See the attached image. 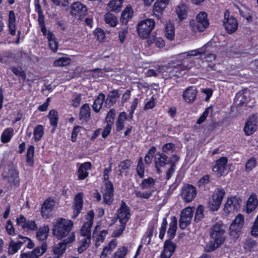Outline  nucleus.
<instances>
[{"instance_id": "obj_11", "label": "nucleus", "mask_w": 258, "mask_h": 258, "mask_svg": "<svg viewBox=\"0 0 258 258\" xmlns=\"http://www.w3.org/2000/svg\"><path fill=\"white\" fill-rule=\"evenodd\" d=\"M104 189L102 191L103 202L105 205H111L113 201L114 188L112 182L110 181L105 182Z\"/></svg>"}, {"instance_id": "obj_48", "label": "nucleus", "mask_w": 258, "mask_h": 258, "mask_svg": "<svg viewBox=\"0 0 258 258\" xmlns=\"http://www.w3.org/2000/svg\"><path fill=\"white\" fill-rule=\"evenodd\" d=\"M71 61L68 57H61L54 61L53 65L55 67H64L69 65Z\"/></svg>"}, {"instance_id": "obj_21", "label": "nucleus", "mask_w": 258, "mask_h": 258, "mask_svg": "<svg viewBox=\"0 0 258 258\" xmlns=\"http://www.w3.org/2000/svg\"><path fill=\"white\" fill-rule=\"evenodd\" d=\"M92 164L90 162H85L81 164L78 171V179L83 180L89 176L88 171L91 169Z\"/></svg>"}, {"instance_id": "obj_33", "label": "nucleus", "mask_w": 258, "mask_h": 258, "mask_svg": "<svg viewBox=\"0 0 258 258\" xmlns=\"http://www.w3.org/2000/svg\"><path fill=\"white\" fill-rule=\"evenodd\" d=\"M133 15V10L132 7H126L121 13L120 21L122 24L126 25L129 19L132 18Z\"/></svg>"}, {"instance_id": "obj_1", "label": "nucleus", "mask_w": 258, "mask_h": 258, "mask_svg": "<svg viewBox=\"0 0 258 258\" xmlns=\"http://www.w3.org/2000/svg\"><path fill=\"white\" fill-rule=\"evenodd\" d=\"M226 229V226L221 222H218L212 226L211 236L213 241H211L207 246L208 251L214 250L224 242Z\"/></svg>"}, {"instance_id": "obj_45", "label": "nucleus", "mask_w": 258, "mask_h": 258, "mask_svg": "<svg viewBox=\"0 0 258 258\" xmlns=\"http://www.w3.org/2000/svg\"><path fill=\"white\" fill-rule=\"evenodd\" d=\"M24 244V242L18 240L16 242L14 243L11 241L9 244V253L10 254H14L16 253Z\"/></svg>"}, {"instance_id": "obj_38", "label": "nucleus", "mask_w": 258, "mask_h": 258, "mask_svg": "<svg viewBox=\"0 0 258 258\" xmlns=\"http://www.w3.org/2000/svg\"><path fill=\"white\" fill-rule=\"evenodd\" d=\"M145 165L143 162L142 157H140L138 160L136 171L140 178H143L145 176Z\"/></svg>"}, {"instance_id": "obj_59", "label": "nucleus", "mask_w": 258, "mask_h": 258, "mask_svg": "<svg viewBox=\"0 0 258 258\" xmlns=\"http://www.w3.org/2000/svg\"><path fill=\"white\" fill-rule=\"evenodd\" d=\"M154 163L157 172L160 173L161 169V153L160 152L156 154L154 158Z\"/></svg>"}, {"instance_id": "obj_3", "label": "nucleus", "mask_w": 258, "mask_h": 258, "mask_svg": "<svg viewBox=\"0 0 258 258\" xmlns=\"http://www.w3.org/2000/svg\"><path fill=\"white\" fill-rule=\"evenodd\" d=\"M209 25L208 15L205 12H200L196 16V20L190 22V26L195 31L203 32Z\"/></svg>"}, {"instance_id": "obj_16", "label": "nucleus", "mask_w": 258, "mask_h": 258, "mask_svg": "<svg viewBox=\"0 0 258 258\" xmlns=\"http://www.w3.org/2000/svg\"><path fill=\"white\" fill-rule=\"evenodd\" d=\"M183 200L186 203L191 202L197 195V190L195 186L187 184L183 187L181 193Z\"/></svg>"}, {"instance_id": "obj_31", "label": "nucleus", "mask_w": 258, "mask_h": 258, "mask_svg": "<svg viewBox=\"0 0 258 258\" xmlns=\"http://www.w3.org/2000/svg\"><path fill=\"white\" fill-rule=\"evenodd\" d=\"M105 99V95L101 93L94 100L92 105V108L94 112L98 113L100 111L102 107L103 103H104Z\"/></svg>"}, {"instance_id": "obj_4", "label": "nucleus", "mask_w": 258, "mask_h": 258, "mask_svg": "<svg viewBox=\"0 0 258 258\" xmlns=\"http://www.w3.org/2000/svg\"><path fill=\"white\" fill-rule=\"evenodd\" d=\"M155 25V22L152 19H146L142 20L138 23L137 27L139 36L143 39L148 38Z\"/></svg>"}, {"instance_id": "obj_9", "label": "nucleus", "mask_w": 258, "mask_h": 258, "mask_svg": "<svg viewBox=\"0 0 258 258\" xmlns=\"http://www.w3.org/2000/svg\"><path fill=\"white\" fill-rule=\"evenodd\" d=\"M16 224L17 225L21 226L22 229L26 231H34L38 229L36 222L34 220L27 219V218L22 214H20L16 218Z\"/></svg>"}, {"instance_id": "obj_37", "label": "nucleus", "mask_w": 258, "mask_h": 258, "mask_svg": "<svg viewBox=\"0 0 258 258\" xmlns=\"http://www.w3.org/2000/svg\"><path fill=\"white\" fill-rule=\"evenodd\" d=\"M126 119H127V117L126 112L124 111L120 112L115 123L116 131L117 132H120L124 128V121Z\"/></svg>"}, {"instance_id": "obj_15", "label": "nucleus", "mask_w": 258, "mask_h": 258, "mask_svg": "<svg viewBox=\"0 0 258 258\" xmlns=\"http://www.w3.org/2000/svg\"><path fill=\"white\" fill-rule=\"evenodd\" d=\"M47 248V243L43 242L41 246H37L31 251L21 253L20 257L21 258H39L46 252Z\"/></svg>"}, {"instance_id": "obj_57", "label": "nucleus", "mask_w": 258, "mask_h": 258, "mask_svg": "<svg viewBox=\"0 0 258 258\" xmlns=\"http://www.w3.org/2000/svg\"><path fill=\"white\" fill-rule=\"evenodd\" d=\"M204 206L202 205L198 206L195 213V220L196 221H201L204 217Z\"/></svg>"}, {"instance_id": "obj_26", "label": "nucleus", "mask_w": 258, "mask_h": 258, "mask_svg": "<svg viewBox=\"0 0 258 258\" xmlns=\"http://www.w3.org/2000/svg\"><path fill=\"white\" fill-rule=\"evenodd\" d=\"M91 116V108L89 104L85 103L80 107L79 113V119L80 120L88 121Z\"/></svg>"}, {"instance_id": "obj_49", "label": "nucleus", "mask_w": 258, "mask_h": 258, "mask_svg": "<svg viewBox=\"0 0 258 258\" xmlns=\"http://www.w3.org/2000/svg\"><path fill=\"white\" fill-rule=\"evenodd\" d=\"M153 13L158 19L161 18V0H157L154 3Z\"/></svg>"}, {"instance_id": "obj_43", "label": "nucleus", "mask_w": 258, "mask_h": 258, "mask_svg": "<svg viewBox=\"0 0 258 258\" xmlns=\"http://www.w3.org/2000/svg\"><path fill=\"white\" fill-rule=\"evenodd\" d=\"M165 35L169 40H173L175 36V30L173 24L169 22L165 26Z\"/></svg>"}, {"instance_id": "obj_34", "label": "nucleus", "mask_w": 258, "mask_h": 258, "mask_svg": "<svg viewBox=\"0 0 258 258\" xmlns=\"http://www.w3.org/2000/svg\"><path fill=\"white\" fill-rule=\"evenodd\" d=\"M209 44H207L201 48L184 52L181 54V55L182 57H185L188 56H195L199 54H202L207 52V48Z\"/></svg>"}, {"instance_id": "obj_55", "label": "nucleus", "mask_w": 258, "mask_h": 258, "mask_svg": "<svg viewBox=\"0 0 258 258\" xmlns=\"http://www.w3.org/2000/svg\"><path fill=\"white\" fill-rule=\"evenodd\" d=\"M155 184V179L153 177H150L148 178L143 179L140 186L142 189H146L150 187L151 186H153Z\"/></svg>"}, {"instance_id": "obj_39", "label": "nucleus", "mask_w": 258, "mask_h": 258, "mask_svg": "<svg viewBox=\"0 0 258 258\" xmlns=\"http://www.w3.org/2000/svg\"><path fill=\"white\" fill-rule=\"evenodd\" d=\"M132 164L133 162L130 159H125L121 161L118 165L119 168V175H121L123 173H127Z\"/></svg>"}, {"instance_id": "obj_41", "label": "nucleus", "mask_w": 258, "mask_h": 258, "mask_svg": "<svg viewBox=\"0 0 258 258\" xmlns=\"http://www.w3.org/2000/svg\"><path fill=\"white\" fill-rule=\"evenodd\" d=\"M116 246V243L113 240H111L106 246H105L100 255V258H106L108 254H110L113 249Z\"/></svg>"}, {"instance_id": "obj_12", "label": "nucleus", "mask_w": 258, "mask_h": 258, "mask_svg": "<svg viewBox=\"0 0 258 258\" xmlns=\"http://www.w3.org/2000/svg\"><path fill=\"white\" fill-rule=\"evenodd\" d=\"M71 14L74 17H78V19L82 20L87 14V7L80 2L74 3L71 7Z\"/></svg>"}, {"instance_id": "obj_52", "label": "nucleus", "mask_w": 258, "mask_h": 258, "mask_svg": "<svg viewBox=\"0 0 258 258\" xmlns=\"http://www.w3.org/2000/svg\"><path fill=\"white\" fill-rule=\"evenodd\" d=\"M127 252V248L126 246H123L119 247L115 251L111 258H124Z\"/></svg>"}, {"instance_id": "obj_13", "label": "nucleus", "mask_w": 258, "mask_h": 258, "mask_svg": "<svg viewBox=\"0 0 258 258\" xmlns=\"http://www.w3.org/2000/svg\"><path fill=\"white\" fill-rule=\"evenodd\" d=\"M131 209L123 201H121L120 207L116 211L117 217L120 223H127L130 219Z\"/></svg>"}, {"instance_id": "obj_35", "label": "nucleus", "mask_w": 258, "mask_h": 258, "mask_svg": "<svg viewBox=\"0 0 258 258\" xmlns=\"http://www.w3.org/2000/svg\"><path fill=\"white\" fill-rule=\"evenodd\" d=\"M10 70L19 78V82L24 83L26 79V74L21 67H12Z\"/></svg>"}, {"instance_id": "obj_64", "label": "nucleus", "mask_w": 258, "mask_h": 258, "mask_svg": "<svg viewBox=\"0 0 258 258\" xmlns=\"http://www.w3.org/2000/svg\"><path fill=\"white\" fill-rule=\"evenodd\" d=\"M95 214L94 211L91 210L89 211L86 216L85 219L86 220L84 223H87L88 225H93L94 219Z\"/></svg>"}, {"instance_id": "obj_20", "label": "nucleus", "mask_w": 258, "mask_h": 258, "mask_svg": "<svg viewBox=\"0 0 258 258\" xmlns=\"http://www.w3.org/2000/svg\"><path fill=\"white\" fill-rule=\"evenodd\" d=\"M227 162V158L225 157H222L216 161L213 171L217 176H221L224 174Z\"/></svg>"}, {"instance_id": "obj_29", "label": "nucleus", "mask_w": 258, "mask_h": 258, "mask_svg": "<svg viewBox=\"0 0 258 258\" xmlns=\"http://www.w3.org/2000/svg\"><path fill=\"white\" fill-rule=\"evenodd\" d=\"M49 231V228L48 225H44L42 227H40L39 229H37L36 232V237L38 240L46 242L47 238L48 236V233Z\"/></svg>"}, {"instance_id": "obj_63", "label": "nucleus", "mask_w": 258, "mask_h": 258, "mask_svg": "<svg viewBox=\"0 0 258 258\" xmlns=\"http://www.w3.org/2000/svg\"><path fill=\"white\" fill-rule=\"evenodd\" d=\"M7 233L11 236L15 235V229L13 226L12 222L11 220H8L5 226Z\"/></svg>"}, {"instance_id": "obj_14", "label": "nucleus", "mask_w": 258, "mask_h": 258, "mask_svg": "<svg viewBox=\"0 0 258 258\" xmlns=\"http://www.w3.org/2000/svg\"><path fill=\"white\" fill-rule=\"evenodd\" d=\"M75 240V233L72 232L68 237L64 239L62 241L59 242L57 245L53 247V252L54 254L58 256L61 255L65 252L67 245L73 242Z\"/></svg>"}, {"instance_id": "obj_46", "label": "nucleus", "mask_w": 258, "mask_h": 258, "mask_svg": "<svg viewBox=\"0 0 258 258\" xmlns=\"http://www.w3.org/2000/svg\"><path fill=\"white\" fill-rule=\"evenodd\" d=\"M104 21L106 24L113 27L116 26L118 23L117 18L110 13H107L105 15Z\"/></svg>"}, {"instance_id": "obj_30", "label": "nucleus", "mask_w": 258, "mask_h": 258, "mask_svg": "<svg viewBox=\"0 0 258 258\" xmlns=\"http://www.w3.org/2000/svg\"><path fill=\"white\" fill-rule=\"evenodd\" d=\"M47 38L48 39L49 48L53 52H56L58 50V42L54 34L52 32L48 31Z\"/></svg>"}, {"instance_id": "obj_42", "label": "nucleus", "mask_w": 258, "mask_h": 258, "mask_svg": "<svg viewBox=\"0 0 258 258\" xmlns=\"http://www.w3.org/2000/svg\"><path fill=\"white\" fill-rule=\"evenodd\" d=\"M237 8L239 10L240 15L245 19L247 22H251L252 21L251 11L249 9L243 5L239 7H237Z\"/></svg>"}, {"instance_id": "obj_18", "label": "nucleus", "mask_w": 258, "mask_h": 258, "mask_svg": "<svg viewBox=\"0 0 258 258\" xmlns=\"http://www.w3.org/2000/svg\"><path fill=\"white\" fill-rule=\"evenodd\" d=\"M83 196V192H79L76 195L74 198V204L73 205L74 211L73 218L77 217L83 209L84 204Z\"/></svg>"}, {"instance_id": "obj_22", "label": "nucleus", "mask_w": 258, "mask_h": 258, "mask_svg": "<svg viewBox=\"0 0 258 258\" xmlns=\"http://www.w3.org/2000/svg\"><path fill=\"white\" fill-rule=\"evenodd\" d=\"M258 205V200L256 195L252 194L248 198L243 211L247 214H249L253 211Z\"/></svg>"}, {"instance_id": "obj_56", "label": "nucleus", "mask_w": 258, "mask_h": 258, "mask_svg": "<svg viewBox=\"0 0 258 258\" xmlns=\"http://www.w3.org/2000/svg\"><path fill=\"white\" fill-rule=\"evenodd\" d=\"M81 100V94L77 93H74L71 101L72 106L74 107H79L80 105Z\"/></svg>"}, {"instance_id": "obj_8", "label": "nucleus", "mask_w": 258, "mask_h": 258, "mask_svg": "<svg viewBox=\"0 0 258 258\" xmlns=\"http://www.w3.org/2000/svg\"><path fill=\"white\" fill-rule=\"evenodd\" d=\"M244 224V217L238 214L233 220L229 227V234L234 238H237Z\"/></svg>"}, {"instance_id": "obj_28", "label": "nucleus", "mask_w": 258, "mask_h": 258, "mask_svg": "<svg viewBox=\"0 0 258 258\" xmlns=\"http://www.w3.org/2000/svg\"><path fill=\"white\" fill-rule=\"evenodd\" d=\"M176 248L175 244L170 240L165 241L164 245V251L162 252V258H170Z\"/></svg>"}, {"instance_id": "obj_44", "label": "nucleus", "mask_w": 258, "mask_h": 258, "mask_svg": "<svg viewBox=\"0 0 258 258\" xmlns=\"http://www.w3.org/2000/svg\"><path fill=\"white\" fill-rule=\"evenodd\" d=\"M177 229V219L175 217H172L169 228L168 230V235L170 238H173L176 231Z\"/></svg>"}, {"instance_id": "obj_58", "label": "nucleus", "mask_w": 258, "mask_h": 258, "mask_svg": "<svg viewBox=\"0 0 258 258\" xmlns=\"http://www.w3.org/2000/svg\"><path fill=\"white\" fill-rule=\"evenodd\" d=\"M115 116V110L114 109H110L108 112L105 118L106 123L113 125Z\"/></svg>"}, {"instance_id": "obj_60", "label": "nucleus", "mask_w": 258, "mask_h": 258, "mask_svg": "<svg viewBox=\"0 0 258 258\" xmlns=\"http://www.w3.org/2000/svg\"><path fill=\"white\" fill-rule=\"evenodd\" d=\"M256 165V159L254 158L249 159L245 164V169L247 172L251 171Z\"/></svg>"}, {"instance_id": "obj_36", "label": "nucleus", "mask_w": 258, "mask_h": 258, "mask_svg": "<svg viewBox=\"0 0 258 258\" xmlns=\"http://www.w3.org/2000/svg\"><path fill=\"white\" fill-rule=\"evenodd\" d=\"M188 8L185 4H181L177 6L175 12L178 19L181 21L187 17Z\"/></svg>"}, {"instance_id": "obj_27", "label": "nucleus", "mask_w": 258, "mask_h": 258, "mask_svg": "<svg viewBox=\"0 0 258 258\" xmlns=\"http://www.w3.org/2000/svg\"><path fill=\"white\" fill-rule=\"evenodd\" d=\"M47 117L49 119V123L52 126L51 133H53L55 131L58 124V112L54 109L50 110L47 115Z\"/></svg>"}, {"instance_id": "obj_40", "label": "nucleus", "mask_w": 258, "mask_h": 258, "mask_svg": "<svg viewBox=\"0 0 258 258\" xmlns=\"http://www.w3.org/2000/svg\"><path fill=\"white\" fill-rule=\"evenodd\" d=\"M44 134L43 126L38 124L35 126L33 131V140L35 142H39Z\"/></svg>"}, {"instance_id": "obj_47", "label": "nucleus", "mask_w": 258, "mask_h": 258, "mask_svg": "<svg viewBox=\"0 0 258 258\" xmlns=\"http://www.w3.org/2000/svg\"><path fill=\"white\" fill-rule=\"evenodd\" d=\"M123 0H112L108 4L111 11L118 12L122 7Z\"/></svg>"}, {"instance_id": "obj_53", "label": "nucleus", "mask_w": 258, "mask_h": 258, "mask_svg": "<svg viewBox=\"0 0 258 258\" xmlns=\"http://www.w3.org/2000/svg\"><path fill=\"white\" fill-rule=\"evenodd\" d=\"M154 229L153 226L149 228L142 238V241L144 240V242H146L147 245H149L151 243V238L153 235Z\"/></svg>"}, {"instance_id": "obj_32", "label": "nucleus", "mask_w": 258, "mask_h": 258, "mask_svg": "<svg viewBox=\"0 0 258 258\" xmlns=\"http://www.w3.org/2000/svg\"><path fill=\"white\" fill-rule=\"evenodd\" d=\"M14 129L11 127L5 128L1 136V141L3 144H6L10 142L14 135Z\"/></svg>"}, {"instance_id": "obj_5", "label": "nucleus", "mask_w": 258, "mask_h": 258, "mask_svg": "<svg viewBox=\"0 0 258 258\" xmlns=\"http://www.w3.org/2000/svg\"><path fill=\"white\" fill-rule=\"evenodd\" d=\"M225 195L223 189H216L209 198L208 203V208L212 211H217L222 203L223 199Z\"/></svg>"}, {"instance_id": "obj_2", "label": "nucleus", "mask_w": 258, "mask_h": 258, "mask_svg": "<svg viewBox=\"0 0 258 258\" xmlns=\"http://www.w3.org/2000/svg\"><path fill=\"white\" fill-rule=\"evenodd\" d=\"M74 223L71 220L59 218L53 225L52 234L58 239H61L71 232Z\"/></svg>"}, {"instance_id": "obj_19", "label": "nucleus", "mask_w": 258, "mask_h": 258, "mask_svg": "<svg viewBox=\"0 0 258 258\" xmlns=\"http://www.w3.org/2000/svg\"><path fill=\"white\" fill-rule=\"evenodd\" d=\"M54 200L49 198L46 199L41 205V214L43 218L47 219L50 217V213L53 210Z\"/></svg>"}, {"instance_id": "obj_17", "label": "nucleus", "mask_w": 258, "mask_h": 258, "mask_svg": "<svg viewBox=\"0 0 258 258\" xmlns=\"http://www.w3.org/2000/svg\"><path fill=\"white\" fill-rule=\"evenodd\" d=\"M223 24L228 33H232L238 28V22L236 18L229 16V13L226 12L224 15Z\"/></svg>"}, {"instance_id": "obj_50", "label": "nucleus", "mask_w": 258, "mask_h": 258, "mask_svg": "<svg viewBox=\"0 0 258 258\" xmlns=\"http://www.w3.org/2000/svg\"><path fill=\"white\" fill-rule=\"evenodd\" d=\"M119 97L118 91L117 90H113L110 91V94L107 97L106 101L110 105H113L116 102V99Z\"/></svg>"}, {"instance_id": "obj_6", "label": "nucleus", "mask_w": 258, "mask_h": 258, "mask_svg": "<svg viewBox=\"0 0 258 258\" xmlns=\"http://www.w3.org/2000/svg\"><path fill=\"white\" fill-rule=\"evenodd\" d=\"M4 179L14 187L20 186L19 172L13 164H10L8 167V171L2 174Z\"/></svg>"}, {"instance_id": "obj_54", "label": "nucleus", "mask_w": 258, "mask_h": 258, "mask_svg": "<svg viewBox=\"0 0 258 258\" xmlns=\"http://www.w3.org/2000/svg\"><path fill=\"white\" fill-rule=\"evenodd\" d=\"M178 160V157L176 155H173L171 159V164L170 167L167 172L166 175L167 179H169L171 176L172 174L174 173L175 170V164L174 162L177 161Z\"/></svg>"}, {"instance_id": "obj_51", "label": "nucleus", "mask_w": 258, "mask_h": 258, "mask_svg": "<svg viewBox=\"0 0 258 258\" xmlns=\"http://www.w3.org/2000/svg\"><path fill=\"white\" fill-rule=\"evenodd\" d=\"M92 226V225H90L89 226V225H88L87 223H84L80 231L81 235L86 237L89 240L91 239V229Z\"/></svg>"}, {"instance_id": "obj_62", "label": "nucleus", "mask_w": 258, "mask_h": 258, "mask_svg": "<svg viewBox=\"0 0 258 258\" xmlns=\"http://www.w3.org/2000/svg\"><path fill=\"white\" fill-rule=\"evenodd\" d=\"M107 233L108 231L107 230H103L99 232L96 239L95 245L96 247H98L99 245L100 244H98L99 242H103Z\"/></svg>"}, {"instance_id": "obj_23", "label": "nucleus", "mask_w": 258, "mask_h": 258, "mask_svg": "<svg viewBox=\"0 0 258 258\" xmlns=\"http://www.w3.org/2000/svg\"><path fill=\"white\" fill-rule=\"evenodd\" d=\"M257 129V120L254 116L250 117L246 122L244 132L246 136H250L254 133Z\"/></svg>"}, {"instance_id": "obj_25", "label": "nucleus", "mask_w": 258, "mask_h": 258, "mask_svg": "<svg viewBox=\"0 0 258 258\" xmlns=\"http://www.w3.org/2000/svg\"><path fill=\"white\" fill-rule=\"evenodd\" d=\"M198 91L194 86H191L187 88L183 93V98L187 103L193 102L197 98Z\"/></svg>"}, {"instance_id": "obj_24", "label": "nucleus", "mask_w": 258, "mask_h": 258, "mask_svg": "<svg viewBox=\"0 0 258 258\" xmlns=\"http://www.w3.org/2000/svg\"><path fill=\"white\" fill-rule=\"evenodd\" d=\"M8 31L10 34L15 36L16 32V17L14 11L10 10L8 15Z\"/></svg>"}, {"instance_id": "obj_10", "label": "nucleus", "mask_w": 258, "mask_h": 258, "mask_svg": "<svg viewBox=\"0 0 258 258\" xmlns=\"http://www.w3.org/2000/svg\"><path fill=\"white\" fill-rule=\"evenodd\" d=\"M194 207H187L183 209L180 215L179 227L181 229H185L190 224L194 212Z\"/></svg>"}, {"instance_id": "obj_61", "label": "nucleus", "mask_w": 258, "mask_h": 258, "mask_svg": "<svg viewBox=\"0 0 258 258\" xmlns=\"http://www.w3.org/2000/svg\"><path fill=\"white\" fill-rule=\"evenodd\" d=\"M94 34L97 39L100 41H103L105 38V33L104 31L100 28H96L94 30Z\"/></svg>"}, {"instance_id": "obj_7", "label": "nucleus", "mask_w": 258, "mask_h": 258, "mask_svg": "<svg viewBox=\"0 0 258 258\" xmlns=\"http://www.w3.org/2000/svg\"><path fill=\"white\" fill-rule=\"evenodd\" d=\"M240 202V199L237 197L227 198L223 206V215L228 216L234 214L239 209Z\"/></svg>"}]
</instances>
